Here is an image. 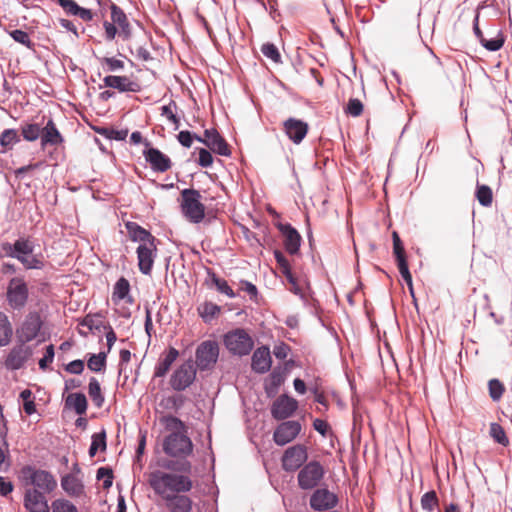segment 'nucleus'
Here are the masks:
<instances>
[{"instance_id": "57", "label": "nucleus", "mask_w": 512, "mask_h": 512, "mask_svg": "<svg viewBox=\"0 0 512 512\" xmlns=\"http://www.w3.org/2000/svg\"><path fill=\"white\" fill-rule=\"evenodd\" d=\"M274 256L283 274H286L291 271L289 262L282 252L276 250L274 252Z\"/></svg>"}, {"instance_id": "43", "label": "nucleus", "mask_w": 512, "mask_h": 512, "mask_svg": "<svg viewBox=\"0 0 512 512\" xmlns=\"http://www.w3.org/2000/svg\"><path fill=\"white\" fill-rule=\"evenodd\" d=\"M438 505V498L435 491L426 492L421 498V506L424 510L433 511Z\"/></svg>"}, {"instance_id": "52", "label": "nucleus", "mask_w": 512, "mask_h": 512, "mask_svg": "<svg viewBox=\"0 0 512 512\" xmlns=\"http://www.w3.org/2000/svg\"><path fill=\"white\" fill-rule=\"evenodd\" d=\"M482 46L489 51H498L504 44V39L501 36H497L490 40L486 38L481 42Z\"/></svg>"}, {"instance_id": "46", "label": "nucleus", "mask_w": 512, "mask_h": 512, "mask_svg": "<svg viewBox=\"0 0 512 512\" xmlns=\"http://www.w3.org/2000/svg\"><path fill=\"white\" fill-rule=\"evenodd\" d=\"M142 153L145 160H169L158 149L151 147L149 142L144 143Z\"/></svg>"}, {"instance_id": "32", "label": "nucleus", "mask_w": 512, "mask_h": 512, "mask_svg": "<svg viewBox=\"0 0 512 512\" xmlns=\"http://www.w3.org/2000/svg\"><path fill=\"white\" fill-rule=\"evenodd\" d=\"M99 450H106V432L104 429L101 432L94 433L92 435V441L89 448L90 457H94Z\"/></svg>"}, {"instance_id": "40", "label": "nucleus", "mask_w": 512, "mask_h": 512, "mask_svg": "<svg viewBox=\"0 0 512 512\" xmlns=\"http://www.w3.org/2000/svg\"><path fill=\"white\" fill-rule=\"evenodd\" d=\"M193 506V501L191 498H178L176 502L170 504L169 509L170 512H191Z\"/></svg>"}, {"instance_id": "27", "label": "nucleus", "mask_w": 512, "mask_h": 512, "mask_svg": "<svg viewBox=\"0 0 512 512\" xmlns=\"http://www.w3.org/2000/svg\"><path fill=\"white\" fill-rule=\"evenodd\" d=\"M61 486L71 496H79L84 491L82 481L75 475L68 474L61 480Z\"/></svg>"}, {"instance_id": "47", "label": "nucleus", "mask_w": 512, "mask_h": 512, "mask_svg": "<svg viewBox=\"0 0 512 512\" xmlns=\"http://www.w3.org/2000/svg\"><path fill=\"white\" fill-rule=\"evenodd\" d=\"M489 395L494 401H498L504 392L503 384L497 379H491L489 381Z\"/></svg>"}, {"instance_id": "39", "label": "nucleus", "mask_w": 512, "mask_h": 512, "mask_svg": "<svg viewBox=\"0 0 512 512\" xmlns=\"http://www.w3.org/2000/svg\"><path fill=\"white\" fill-rule=\"evenodd\" d=\"M490 435L497 443L503 446H507L509 444V440L506 436L504 429L498 423H491Z\"/></svg>"}, {"instance_id": "41", "label": "nucleus", "mask_w": 512, "mask_h": 512, "mask_svg": "<svg viewBox=\"0 0 512 512\" xmlns=\"http://www.w3.org/2000/svg\"><path fill=\"white\" fill-rule=\"evenodd\" d=\"M52 512H78L77 507L66 499H56L52 502Z\"/></svg>"}, {"instance_id": "22", "label": "nucleus", "mask_w": 512, "mask_h": 512, "mask_svg": "<svg viewBox=\"0 0 512 512\" xmlns=\"http://www.w3.org/2000/svg\"><path fill=\"white\" fill-rule=\"evenodd\" d=\"M284 130L291 141L299 144L307 135L308 125L304 121L289 118L284 122Z\"/></svg>"}, {"instance_id": "56", "label": "nucleus", "mask_w": 512, "mask_h": 512, "mask_svg": "<svg viewBox=\"0 0 512 512\" xmlns=\"http://www.w3.org/2000/svg\"><path fill=\"white\" fill-rule=\"evenodd\" d=\"M53 359H54V346L48 345L46 347L45 355L43 356V358H41L39 360L40 369L45 370L47 368V366L53 362Z\"/></svg>"}, {"instance_id": "34", "label": "nucleus", "mask_w": 512, "mask_h": 512, "mask_svg": "<svg viewBox=\"0 0 512 512\" xmlns=\"http://www.w3.org/2000/svg\"><path fill=\"white\" fill-rule=\"evenodd\" d=\"M19 141L20 136L15 129H6L0 135V144L5 149L12 148Z\"/></svg>"}, {"instance_id": "44", "label": "nucleus", "mask_w": 512, "mask_h": 512, "mask_svg": "<svg viewBox=\"0 0 512 512\" xmlns=\"http://www.w3.org/2000/svg\"><path fill=\"white\" fill-rule=\"evenodd\" d=\"M476 197L482 206H490L492 203V190L486 185L479 186Z\"/></svg>"}, {"instance_id": "45", "label": "nucleus", "mask_w": 512, "mask_h": 512, "mask_svg": "<svg viewBox=\"0 0 512 512\" xmlns=\"http://www.w3.org/2000/svg\"><path fill=\"white\" fill-rule=\"evenodd\" d=\"M263 55L275 63L281 62V55L278 48L272 43H265L261 47Z\"/></svg>"}, {"instance_id": "17", "label": "nucleus", "mask_w": 512, "mask_h": 512, "mask_svg": "<svg viewBox=\"0 0 512 512\" xmlns=\"http://www.w3.org/2000/svg\"><path fill=\"white\" fill-rule=\"evenodd\" d=\"M23 505L28 512L50 511L45 494L31 487L24 491Z\"/></svg>"}, {"instance_id": "26", "label": "nucleus", "mask_w": 512, "mask_h": 512, "mask_svg": "<svg viewBox=\"0 0 512 512\" xmlns=\"http://www.w3.org/2000/svg\"><path fill=\"white\" fill-rule=\"evenodd\" d=\"M41 140L43 145H58L63 138L52 119H49L45 127L41 128Z\"/></svg>"}, {"instance_id": "12", "label": "nucleus", "mask_w": 512, "mask_h": 512, "mask_svg": "<svg viewBox=\"0 0 512 512\" xmlns=\"http://www.w3.org/2000/svg\"><path fill=\"white\" fill-rule=\"evenodd\" d=\"M308 458L304 445L297 444L285 450L282 456V467L285 471L292 472L299 469Z\"/></svg>"}, {"instance_id": "38", "label": "nucleus", "mask_w": 512, "mask_h": 512, "mask_svg": "<svg viewBox=\"0 0 512 512\" xmlns=\"http://www.w3.org/2000/svg\"><path fill=\"white\" fill-rule=\"evenodd\" d=\"M100 63L107 72H116L124 69V62L114 57L100 58Z\"/></svg>"}, {"instance_id": "19", "label": "nucleus", "mask_w": 512, "mask_h": 512, "mask_svg": "<svg viewBox=\"0 0 512 512\" xmlns=\"http://www.w3.org/2000/svg\"><path fill=\"white\" fill-rule=\"evenodd\" d=\"M199 142H203L211 151L221 156H229L230 150L227 142L215 129H207L204 132V138L196 137Z\"/></svg>"}, {"instance_id": "58", "label": "nucleus", "mask_w": 512, "mask_h": 512, "mask_svg": "<svg viewBox=\"0 0 512 512\" xmlns=\"http://www.w3.org/2000/svg\"><path fill=\"white\" fill-rule=\"evenodd\" d=\"M103 28L105 31V40L112 41L115 39L117 35V27L114 25L113 22L104 21Z\"/></svg>"}, {"instance_id": "36", "label": "nucleus", "mask_w": 512, "mask_h": 512, "mask_svg": "<svg viewBox=\"0 0 512 512\" xmlns=\"http://www.w3.org/2000/svg\"><path fill=\"white\" fill-rule=\"evenodd\" d=\"M396 260H397L399 272H400L402 278L404 279V281L406 282V284L408 285L410 293L413 296L414 291H413L412 276H411L409 268H408L406 257L397 258Z\"/></svg>"}, {"instance_id": "30", "label": "nucleus", "mask_w": 512, "mask_h": 512, "mask_svg": "<svg viewBox=\"0 0 512 512\" xmlns=\"http://www.w3.org/2000/svg\"><path fill=\"white\" fill-rule=\"evenodd\" d=\"M66 404L72 407L78 415L84 414L87 410V399L82 393L70 394Z\"/></svg>"}, {"instance_id": "2", "label": "nucleus", "mask_w": 512, "mask_h": 512, "mask_svg": "<svg viewBox=\"0 0 512 512\" xmlns=\"http://www.w3.org/2000/svg\"><path fill=\"white\" fill-rule=\"evenodd\" d=\"M186 474L156 470L149 474L148 482L155 494L159 495L169 507L178 498H189L184 493L193 488V481Z\"/></svg>"}, {"instance_id": "3", "label": "nucleus", "mask_w": 512, "mask_h": 512, "mask_svg": "<svg viewBox=\"0 0 512 512\" xmlns=\"http://www.w3.org/2000/svg\"><path fill=\"white\" fill-rule=\"evenodd\" d=\"M3 250L9 257L17 259L26 269H42L41 255H34V244L27 238H20L13 244L4 243Z\"/></svg>"}, {"instance_id": "35", "label": "nucleus", "mask_w": 512, "mask_h": 512, "mask_svg": "<svg viewBox=\"0 0 512 512\" xmlns=\"http://www.w3.org/2000/svg\"><path fill=\"white\" fill-rule=\"evenodd\" d=\"M87 365L94 372L102 371L106 366V353L92 354L88 359Z\"/></svg>"}, {"instance_id": "14", "label": "nucleus", "mask_w": 512, "mask_h": 512, "mask_svg": "<svg viewBox=\"0 0 512 512\" xmlns=\"http://www.w3.org/2000/svg\"><path fill=\"white\" fill-rule=\"evenodd\" d=\"M301 429V424L298 421H284L276 427L273 440L277 445L284 446L292 442L299 435Z\"/></svg>"}, {"instance_id": "25", "label": "nucleus", "mask_w": 512, "mask_h": 512, "mask_svg": "<svg viewBox=\"0 0 512 512\" xmlns=\"http://www.w3.org/2000/svg\"><path fill=\"white\" fill-rule=\"evenodd\" d=\"M125 227L128 232L129 239L133 242L139 243V245L156 241V238L148 230L144 229L136 222L128 221L125 223Z\"/></svg>"}, {"instance_id": "10", "label": "nucleus", "mask_w": 512, "mask_h": 512, "mask_svg": "<svg viewBox=\"0 0 512 512\" xmlns=\"http://www.w3.org/2000/svg\"><path fill=\"white\" fill-rule=\"evenodd\" d=\"M196 365L200 370L212 368L219 356V347L215 341L202 342L196 349Z\"/></svg>"}, {"instance_id": "42", "label": "nucleus", "mask_w": 512, "mask_h": 512, "mask_svg": "<svg viewBox=\"0 0 512 512\" xmlns=\"http://www.w3.org/2000/svg\"><path fill=\"white\" fill-rule=\"evenodd\" d=\"M22 135L27 141H35L41 136V127L38 124H27L22 127Z\"/></svg>"}, {"instance_id": "63", "label": "nucleus", "mask_w": 512, "mask_h": 512, "mask_svg": "<svg viewBox=\"0 0 512 512\" xmlns=\"http://www.w3.org/2000/svg\"><path fill=\"white\" fill-rule=\"evenodd\" d=\"M127 135H128V131L127 130H114V129H111V130L107 131V133H106V136L108 138L114 139V140H118V141L125 140Z\"/></svg>"}, {"instance_id": "28", "label": "nucleus", "mask_w": 512, "mask_h": 512, "mask_svg": "<svg viewBox=\"0 0 512 512\" xmlns=\"http://www.w3.org/2000/svg\"><path fill=\"white\" fill-rule=\"evenodd\" d=\"M13 336V326L8 315L0 311V347L10 344Z\"/></svg>"}, {"instance_id": "6", "label": "nucleus", "mask_w": 512, "mask_h": 512, "mask_svg": "<svg viewBox=\"0 0 512 512\" xmlns=\"http://www.w3.org/2000/svg\"><path fill=\"white\" fill-rule=\"evenodd\" d=\"M43 321L38 312H29L16 329L17 342L28 343L41 336Z\"/></svg>"}, {"instance_id": "11", "label": "nucleus", "mask_w": 512, "mask_h": 512, "mask_svg": "<svg viewBox=\"0 0 512 512\" xmlns=\"http://www.w3.org/2000/svg\"><path fill=\"white\" fill-rule=\"evenodd\" d=\"M196 368L192 361H187L178 367L171 376L170 385L176 391H183L195 380Z\"/></svg>"}, {"instance_id": "9", "label": "nucleus", "mask_w": 512, "mask_h": 512, "mask_svg": "<svg viewBox=\"0 0 512 512\" xmlns=\"http://www.w3.org/2000/svg\"><path fill=\"white\" fill-rule=\"evenodd\" d=\"M325 474L324 467L318 461H310L298 473V485L303 490L318 486Z\"/></svg>"}, {"instance_id": "62", "label": "nucleus", "mask_w": 512, "mask_h": 512, "mask_svg": "<svg viewBox=\"0 0 512 512\" xmlns=\"http://www.w3.org/2000/svg\"><path fill=\"white\" fill-rule=\"evenodd\" d=\"M13 484L7 481L4 477L0 476V495L7 496L13 491Z\"/></svg>"}, {"instance_id": "15", "label": "nucleus", "mask_w": 512, "mask_h": 512, "mask_svg": "<svg viewBox=\"0 0 512 512\" xmlns=\"http://www.w3.org/2000/svg\"><path fill=\"white\" fill-rule=\"evenodd\" d=\"M298 409V401L286 394L280 395L272 404L271 415L276 420L291 417Z\"/></svg>"}, {"instance_id": "51", "label": "nucleus", "mask_w": 512, "mask_h": 512, "mask_svg": "<svg viewBox=\"0 0 512 512\" xmlns=\"http://www.w3.org/2000/svg\"><path fill=\"white\" fill-rule=\"evenodd\" d=\"M176 109L175 102H171L168 105L161 107V115L166 117L171 124H178V118L176 117L174 110Z\"/></svg>"}, {"instance_id": "8", "label": "nucleus", "mask_w": 512, "mask_h": 512, "mask_svg": "<svg viewBox=\"0 0 512 512\" xmlns=\"http://www.w3.org/2000/svg\"><path fill=\"white\" fill-rule=\"evenodd\" d=\"M28 296V286L23 279L15 277L9 281L6 292V299L11 309H23L27 304Z\"/></svg>"}, {"instance_id": "24", "label": "nucleus", "mask_w": 512, "mask_h": 512, "mask_svg": "<svg viewBox=\"0 0 512 512\" xmlns=\"http://www.w3.org/2000/svg\"><path fill=\"white\" fill-rule=\"evenodd\" d=\"M270 350L266 346L257 348L252 356V369L257 373H265L271 367Z\"/></svg>"}, {"instance_id": "33", "label": "nucleus", "mask_w": 512, "mask_h": 512, "mask_svg": "<svg viewBox=\"0 0 512 512\" xmlns=\"http://www.w3.org/2000/svg\"><path fill=\"white\" fill-rule=\"evenodd\" d=\"M88 393L95 406L100 408L104 403V397L101 392L100 383L94 377L89 381Z\"/></svg>"}, {"instance_id": "31", "label": "nucleus", "mask_w": 512, "mask_h": 512, "mask_svg": "<svg viewBox=\"0 0 512 512\" xmlns=\"http://www.w3.org/2000/svg\"><path fill=\"white\" fill-rule=\"evenodd\" d=\"M220 306L212 302H204L198 307V313L204 322H211L219 313Z\"/></svg>"}, {"instance_id": "23", "label": "nucleus", "mask_w": 512, "mask_h": 512, "mask_svg": "<svg viewBox=\"0 0 512 512\" xmlns=\"http://www.w3.org/2000/svg\"><path fill=\"white\" fill-rule=\"evenodd\" d=\"M279 229L284 237V246L288 253L296 254L301 244V236L290 224H281Z\"/></svg>"}, {"instance_id": "29", "label": "nucleus", "mask_w": 512, "mask_h": 512, "mask_svg": "<svg viewBox=\"0 0 512 512\" xmlns=\"http://www.w3.org/2000/svg\"><path fill=\"white\" fill-rule=\"evenodd\" d=\"M179 355V352L171 347L166 355L163 357V359L160 360V362L157 364L154 372L155 377H163L167 374L169 371L171 365L174 363V361L177 359Z\"/></svg>"}, {"instance_id": "61", "label": "nucleus", "mask_w": 512, "mask_h": 512, "mask_svg": "<svg viewBox=\"0 0 512 512\" xmlns=\"http://www.w3.org/2000/svg\"><path fill=\"white\" fill-rule=\"evenodd\" d=\"M193 139L194 135L189 131H181L178 134L179 142L185 147H190L192 145Z\"/></svg>"}, {"instance_id": "37", "label": "nucleus", "mask_w": 512, "mask_h": 512, "mask_svg": "<svg viewBox=\"0 0 512 512\" xmlns=\"http://www.w3.org/2000/svg\"><path fill=\"white\" fill-rule=\"evenodd\" d=\"M129 291L130 284L127 279L122 277L116 282L114 286L113 299L123 300L128 296Z\"/></svg>"}, {"instance_id": "64", "label": "nucleus", "mask_w": 512, "mask_h": 512, "mask_svg": "<svg viewBox=\"0 0 512 512\" xmlns=\"http://www.w3.org/2000/svg\"><path fill=\"white\" fill-rule=\"evenodd\" d=\"M289 350L290 349L286 344L281 343L280 345L275 346L274 355L278 359H285L288 356Z\"/></svg>"}, {"instance_id": "48", "label": "nucleus", "mask_w": 512, "mask_h": 512, "mask_svg": "<svg viewBox=\"0 0 512 512\" xmlns=\"http://www.w3.org/2000/svg\"><path fill=\"white\" fill-rule=\"evenodd\" d=\"M9 35L13 38L14 41L26 46L27 48H31L33 45L29 34L23 30H12L9 32Z\"/></svg>"}, {"instance_id": "54", "label": "nucleus", "mask_w": 512, "mask_h": 512, "mask_svg": "<svg viewBox=\"0 0 512 512\" xmlns=\"http://www.w3.org/2000/svg\"><path fill=\"white\" fill-rule=\"evenodd\" d=\"M97 479H104L103 486L104 488H109L112 486L113 474L112 471L105 467H100L97 470Z\"/></svg>"}, {"instance_id": "20", "label": "nucleus", "mask_w": 512, "mask_h": 512, "mask_svg": "<svg viewBox=\"0 0 512 512\" xmlns=\"http://www.w3.org/2000/svg\"><path fill=\"white\" fill-rule=\"evenodd\" d=\"M103 83L105 87L116 89L119 92H139L141 90L140 84L128 76L108 75L104 77Z\"/></svg>"}, {"instance_id": "1", "label": "nucleus", "mask_w": 512, "mask_h": 512, "mask_svg": "<svg viewBox=\"0 0 512 512\" xmlns=\"http://www.w3.org/2000/svg\"><path fill=\"white\" fill-rule=\"evenodd\" d=\"M168 435L163 440V451L165 454L177 460L169 459L163 461L162 468L182 473H190L192 464L187 457L193 453L194 445L188 436V427L179 418L166 415L160 419Z\"/></svg>"}, {"instance_id": "59", "label": "nucleus", "mask_w": 512, "mask_h": 512, "mask_svg": "<svg viewBox=\"0 0 512 512\" xmlns=\"http://www.w3.org/2000/svg\"><path fill=\"white\" fill-rule=\"evenodd\" d=\"M287 278V281L289 282V284L291 285V287L289 288V290L291 292H293L294 294L296 295H303V292H302V288L301 286L299 285L297 279L294 277V275L292 274V272H288L286 274H284Z\"/></svg>"}, {"instance_id": "5", "label": "nucleus", "mask_w": 512, "mask_h": 512, "mask_svg": "<svg viewBox=\"0 0 512 512\" xmlns=\"http://www.w3.org/2000/svg\"><path fill=\"white\" fill-rule=\"evenodd\" d=\"M201 195L197 190L184 189L181 192V211L192 223H199L205 216V207L200 201Z\"/></svg>"}, {"instance_id": "55", "label": "nucleus", "mask_w": 512, "mask_h": 512, "mask_svg": "<svg viewBox=\"0 0 512 512\" xmlns=\"http://www.w3.org/2000/svg\"><path fill=\"white\" fill-rule=\"evenodd\" d=\"M392 239H393V252H394V255L396 256V259L405 257L404 246H403L402 241L397 232L394 231L392 233Z\"/></svg>"}, {"instance_id": "7", "label": "nucleus", "mask_w": 512, "mask_h": 512, "mask_svg": "<svg viewBox=\"0 0 512 512\" xmlns=\"http://www.w3.org/2000/svg\"><path fill=\"white\" fill-rule=\"evenodd\" d=\"M224 344L234 355H248L253 349L254 342L244 329H235L225 334Z\"/></svg>"}, {"instance_id": "16", "label": "nucleus", "mask_w": 512, "mask_h": 512, "mask_svg": "<svg viewBox=\"0 0 512 512\" xmlns=\"http://www.w3.org/2000/svg\"><path fill=\"white\" fill-rule=\"evenodd\" d=\"M31 356V347L27 346L24 342H17L9 351L5 360V366L10 370H18L24 366Z\"/></svg>"}, {"instance_id": "21", "label": "nucleus", "mask_w": 512, "mask_h": 512, "mask_svg": "<svg viewBox=\"0 0 512 512\" xmlns=\"http://www.w3.org/2000/svg\"><path fill=\"white\" fill-rule=\"evenodd\" d=\"M110 10H111V20L114 23V25L119 28V33H118L119 36L123 40H128L132 35V31H131V25H130L127 15L115 3L111 4Z\"/></svg>"}, {"instance_id": "53", "label": "nucleus", "mask_w": 512, "mask_h": 512, "mask_svg": "<svg viewBox=\"0 0 512 512\" xmlns=\"http://www.w3.org/2000/svg\"><path fill=\"white\" fill-rule=\"evenodd\" d=\"M68 15L76 16L79 5L74 0H55Z\"/></svg>"}, {"instance_id": "13", "label": "nucleus", "mask_w": 512, "mask_h": 512, "mask_svg": "<svg viewBox=\"0 0 512 512\" xmlns=\"http://www.w3.org/2000/svg\"><path fill=\"white\" fill-rule=\"evenodd\" d=\"M136 253L140 272L144 275H150L157 256L156 241L138 245Z\"/></svg>"}, {"instance_id": "49", "label": "nucleus", "mask_w": 512, "mask_h": 512, "mask_svg": "<svg viewBox=\"0 0 512 512\" xmlns=\"http://www.w3.org/2000/svg\"><path fill=\"white\" fill-rule=\"evenodd\" d=\"M212 281L219 292L227 295L230 298H234L236 296L226 280L218 278L214 275Z\"/></svg>"}, {"instance_id": "18", "label": "nucleus", "mask_w": 512, "mask_h": 512, "mask_svg": "<svg viewBox=\"0 0 512 512\" xmlns=\"http://www.w3.org/2000/svg\"><path fill=\"white\" fill-rule=\"evenodd\" d=\"M310 507L315 511L333 509L338 504L337 496L326 488L317 489L310 497Z\"/></svg>"}, {"instance_id": "4", "label": "nucleus", "mask_w": 512, "mask_h": 512, "mask_svg": "<svg viewBox=\"0 0 512 512\" xmlns=\"http://www.w3.org/2000/svg\"><path fill=\"white\" fill-rule=\"evenodd\" d=\"M20 480L25 489L34 488L43 494L51 493L57 487L55 477L48 471L25 466L21 469Z\"/></svg>"}, {"instance_id": "60", "label": "nucleus", "mask_w": 512, "mask_h": 512, "mask_svg": "<svg viewBox=\"0 0 512 512\" xmlns=\"http://www.w3.org/2000/svg\"><path fill=\"white\" fill-rule=\"evenodd\" d=\"M65 370L71 374H81L84 370V362L82 360H74L68 363Z\"/></svg>"}, {"instance_id": "50", "label": "nucleus", "mask_w": 512, "mask_h": 512, "mask_svg": "<svg viewBox=\"0 0 512 512\" xmlns=\"http://www.w3.org/2000/svg\"><path fill=\"white\" fill-rule=\"evenodd\" d=\"M363 112V104L359 99L352 98L348 101L346 107V113L353 116L358 117Z\"/></svg>"}]
</instances>
